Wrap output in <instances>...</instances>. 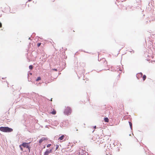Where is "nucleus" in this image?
Returning <instances> with one entry per match:
<instances>
[{
	"label": "nucleus",
	"instance_id": "f257e3e1",
	"mask_svg": "<svg viewBox=\"0 0 155 155\" xmlns=\"http://www.w3.org/2000/svg\"><path fill=\"white\" fill-rule=\"evenodd\" d=\"M0 130L4 132H10L13 131V129L8 127H1Z\"/></svg>",
	"mask_w": 155,
	"mask_h": 155
},
{
	"label": "nucleus",
	"instance_id": "f03ea898",
	"mask_svg": "<svg viewBox=\"0 0 155 155\" xmlns=\"http://www.w3.org/2000/svg\"><path fill=\"white\" fill-rule=\"evenodd\" d=\"M72 112V110L71 107H67L65 108L64 113L65 114L67 115L70 114Z\"/></svg>",
	"mask_w": 155,
	"mask_h": 155
},
{
	"label": "nucleus",
	"instance_id": "7ed1b4c3",
	"mask_svg": "<svg viewBox=\"0 0 155 155\" xmlns=\"http://www.w3.org/2000/svg\"><path fill=\"white\" fill-rule=\"evenodd\" d=\"M66 135H62L61 137H59L58 140L60 141L62 140L63 141H64L65 140V138L66 137Z\"/></svg>",
	"mask_w": 155,
	"mask_h": 155
},
{
	"label": "nucleus",
	"instance_id": "20e7f679",
	"mask_svg": "<svg viewBox=\"0 0 155 155\" xmlns=\"http://www.w3.org/2000/svg\"><path fill=\"white\" fill-rule=\"evenodd\" d=\"M21 146L24 147H26L28 148L29 149V151H30V147L28 146V143H23L21 144Z\"/></svg>",
	"mask_w": 155,
	"mask_h": 155
},
{
	"label": "nucleus",
	"instance_id": "39448f33",
	"mask_svg": "<svg viewBox=\"0 0 155 155\" xmlns=\"http://www.w3.org/2000/svg\"><path fill=\"white\" fill-rule=\"evenodd\" d=\"M48 140L47 138L42 137L39 140V145H40L41 143L44 141L47 140Z\"/></svg>",
	"mask_w": 155,
	"mask_h": 155
},
{
	"label": "nucleus",
	"instance_id": "423d86ee",
	"mask_svg": "<svg viewBox=\"0 0 155 155\" xmlns=\"http://www.w3.org/2000/svg\"><path fill=\"white\" fill-rule=\"evenodd\" d=\"M51 113L53 115H55L56 113V111L55 110H54V109H53V111H52L51 112Z\"/></svg>",
	"mask_w": 155,
	"mask_h": 155
},
{
	"label": "nucleus",
	"instance_id": "0eeeda50",
	"mask_svg": "<svg viewBox=\"0 0 155 155\" xmlns=\"http://www.w3.org/2000/svg\"><path fill=\"white\" fill-rule=\"evenodd\" d=\"M49 153H50L49 151L46 150L45 152L44 155H49Z\"/></svg>",
	"mask_w": 155,
	"mask_h": 155
},
{
	"label": "nucleus",
	"instance_id": "6e6552de",
	"mask_svg": "<svg viewBox=\"0 0 155 155\" xmlns=\"http://www.w3.org/2000/svg\"><path fill=\"white\" fill-rule=\"evenodd\" d=\"M104 120L105 122H109V119L107 117L104 118Z\"/></svg>",
	"mask_w": 155,
	"mask_h": 155
},
{
	"label": "nucleus",
	"instance_id": "1a4fd4ad",
	"mask_svg": "<svg viewBox=\"0 0 155 155\" xmlns=\"http://www.w3.org/2000/svg\"><path fill=\"white\" fill-rule=\"evenodd\" d=\"M146 76L145 75H144L143 77V81H144L146 79Z\"/></svg>",
	"mask_w": 155,
	"mask_h": 155
},
{
	"label": "nucleus",
	"instance_id": "9d476101",
	"mask_svg": "<svg viewBox=\"0 0 155 155\" xmlns=\"http://www.w3.org/2000/svg\"><path fill=\"white\" fill-rule=\"evenodd\" d=\"M41 80V78L40 77H38L37 78V79L36 80V81H37L40 80Z\"/></svg>",
	"mask_w": 155,
	"mask_h": 155
},
{
	"label": "nucleus",
	"instance_id": "9b49d317",
	"mask_svg": "<svg viewBox=\"0 0 155 155\" xmlns=\"http://www.w3.org/2000/svg\"><path fill=\"white\" fill-rule=\"evenodd\" d=\"M29 68L30 70H32L33 69V66L31 65H30Z\"/></svg>",
	"mask_w": 155,
	"mask_h": 155
},
{
	"label": "nucleus",
	"instance_id": "f8f14e48",
	"mask_svg": "<svg viewBox=\"0 0 155 155\" xmlns=\"http://www.w3.org/2000/svg\"><path fill=\"white\" fill-rule=\"evenodd\" d=\"M21 145H20L19 146V147H20V149H21V151H23V149L21 147Z\"/></svg>",
	"mask_w": 155,
	"mask_h": 155
},
{
	"label": "nucleus",
	"instance_id": "ddd939ff",
	"mask_svg": "<svg viewBox=\"0 0 155 155\" xmlns=\"http://www.w3.org/2000/svg\"><path fill=\"white\" fill-rule=\"evenodd\" d=\"M129 124L130 125V126L131 128L132 127V124L130 122H129Z\"/></svg>",
	"mask_w": 155,
	"mask_h": 155
},
{
	"label": "nucleus",
	"instance_id": "4468645a",
	"mask_svg": "<svg viewBox=\"0 0 155 155\" xmlns=\"http://www.w3.org/2000/svg\"><path fill=\"white\" fill-rule=\"evenodd\" d=\"M47 151H48L49 152V153H50L52 151V149H50V150H47Z\"/></svg>",
	"mask_w": 155,
	"mask_h": 155
},
{
	"label": "nucleus",
	"instance_id": "2eb2a0df",
	"mask_svg": "<svg viewBox=\"0 0 155 155\" xmlns=\"http://www.w3.org/2000/svg\"><path fill=\"white\" fill-rule=\"evenodd\" d=\"M58 147H59V145H58V144H57V145H56V150H57L58 149Z\"/></svg>",
	"mask_w": 155,
	"mask_h": 155
},
{
	"label": "nucleus",
	"instance_id": "dca6fc26",
	"mask_svg": "<svg viewBox=\"0 0 155 155\" xmlns=\"http://www.w3.org/2000/svg\"><path fill=\"white\" fill-rule=\"evenodd\" d=\"M41 45V43H38V44H37V46L38 47H39L40 45Z\"/></svg>",
	"mask_w": 155,
	"mask_h": 155
},
{
	"label": "nucleus",
	"instance_id": "f3484780",
	"mask_svg": "<svg viewBox=\"0 0 155 155\" xmlns=\"http://www.w3.org/2000/svg\"><path fill=\"white\" fill-rule=\"evenodd\" d=\"M51 145V144H48L47 145V147H49Z\"/></svg>",
	"mask_w": 155,
	"mask_h": 155
},
{
	"label": "nucleus",
	"instance_id": "a211bd4d",
	"mask_svg": "<svg viewBox=\"0 0 155 155\" xmlns=\"http://www.w3.org/2000/svg\"><path fill=\"white\" fill-rule=\"evenodd\" d=\"M53 70L55 71H58L55 68H54L52 69Z\"/></svg>",
	"mask_w": 155,
	"mask_h": 155
},
{
	"label": "nucleus",
	"instance_id": "6ab92c4d",
	"mask_svg": "<svg viewBox=\"0 0 155 155\" xmlns=\"http://www.w3.org/2000/svg\"><path fill=\"white\" fill-rule=\"evenodd\" d=\"M2 27V23L0 22V28H1Z\"/></svg>",
	"mask_w": 155,
	"mask_h": 155
},
{
	"label": "nucleus",
	"instance_id": "aec40b11",
	"mask_svg": "<svg viewBox=\"0 0 155 155\" xmlns=\"http://www.w3.org/2000/svg\"><path fill=\"white\" fill-rule=\"evenodd\" d=\"M96 126H94V128H95V129L96 128Z\"/></svg>",
	"mask_w": 155,
	"mask_h": 155
},
{
	"label": "nucleus",
	"instance_id": "412c9836",
	"mask_svg": "<svg viewBox=\"0 0 155 155\" xmlns=\"http://www.w3.org/2000/svg\"><path fill=\"white\" fill-rule=\"evenodd\" d=\"M140 74H141V75H143V74L142 73H140Z\"/></svg>",
	"mask_w": 155,
	"mask_h": 155
},
{
	"label": "nucleus",
	"instance_id": "4be33fe9",
	"mask_svg": "<svg viewBox=\"0 0 155 155\" xmlns=\"http://www.w3.org/2000/svg\"><path fill=\"white\" fill-rule=\"evenodd\" d=\"M31 0H28V1L29 2H30V1H31Z\"/></svg>",
	"mask_w": 155,
	"mask_h": 155
},
{
	"label": "nucleus",
	"instance_id": "5701e85b",
	"mask_svg": "<svg viewBox=\"0 0 155 155\" xmlns=\"http://www.w3.org/2000/svg\"><path fill=\"white\" fill-rule=\"evenodd\" d=\"M52 98H51V101H52Z\"/></svg>",
	"mask_w": 155,
	"mask_h": 155
}]
</instances>
